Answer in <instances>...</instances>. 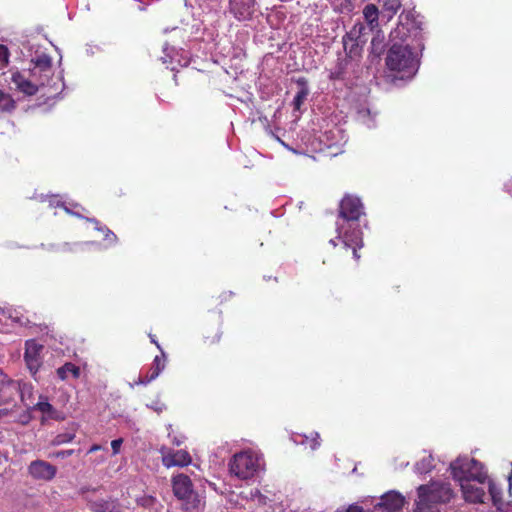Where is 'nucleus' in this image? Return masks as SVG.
Returning a JSON list of instances; mask_svg holds the SVG:
<instances>
[{
  "label": "nucleus",
  "instance_id": "obj_50",
  "mask_svg": "<svg viewBox=\"0 0 512 512\" xmlns=\"http://www.w3.org/2000/svg\"><path fill=\"white\" fill-rule=\"evenodd\" d=\"M354 246H357V247H362L363 246V243L362 241L360 240V242H358L356 240V236L354 235Z\"/></svg>",
  "mask_w": 512,
  "mask_h": 512
},
{
  "label": "nucleus",
  "instance_id": "obj_38",
  "mask_svg": "<svg viewBox=\"0 0 512 512\" xmlns=\"http://www.w3.org/2000/svg\"><path fill=\"white\" fill-rule=\"evenodd\" d=\"M75 451L73 449H69V450H61V451H58L55 453V456L57 458H61V459H64V458H67L69 456H71Z\"/></svg>",
  "mask_w": 512,
  "mask_h": 512
},
{
  "label": "nucleus",
  "instance_id": "obj_53",
  "mask_svg": "<svg viewBox=\"0 0 512 512\" xmlns=\"http://www.w3.org/2000/svg\"><path fill=\"white\" fill-rule=\"evenodd\" d=\"M106 229H108V227H106V226H102V225H101V226H100V228H98V231H100V232H103V233H104V232L106 231Z\"/></svg>",
  "mask_w": 512,
  "mask_h": 512
},
{
  "label": "nucleus",
  "instance_id": "obj_15",
  "mask_svg": "<svg viewBox=\"0 0 512 512\" xmlns=\"http://www.w3.org/2000/svg\"><path fill=\"white\" fill-rule=\"evenodd\" d=\"M464 499L471 503H484L485 491L482 487L476 486L471 482H462L460 484Z\"/></svg>",
  "mask_w": 512,
  "mask_h": 512
},
{
  "label": "nucleus",
  "instance_id": "obj_4",
  "mask_svg": "<svg viewBox=\"0 0 512 512\" xmlns=\"http://www.w3.org/2000/svg\"><path fill=\"white\" fill-rule=\"evenodd\" d=\"M451 473L460 484L466 481L483 484L487 479L484 466L474 458H458L451 464Z\"/></svg>",
  "mask_w": 512,
  "mask_h": 512
},
{
  "label": "nucleus",
  "instance_id": "obj_20",
  "mask_svg": "<svg viewBox=\"0 0 512 512\" xmlns=\"http://www.w3.org/2000/svg\"><path fill=\"white\" fill-rule=\"evenodd\" d=\"M339 218L349 222L352 220V196L345 194L339 204Z\"/></svg>",
  "mask_w": 512,
  "mask_h": 512
},
{
  "label": "nucleus",
  "instance_id": "obj_32",
  "mask_svg": "<svg viewBox=\"0 0 512 512\" xmlns=\"http://www.w3.org/2000/svg\"><path fill=\"white\" fill-rule=\"evenodd\" d=\"M337 239H339L343 243L344 248L346 250L351 247L352 238L347 231L344 233V235H341V233L339 232Z\"/></svg>",
  "mask_w": 512,
  "mask_h": 512
},
{
  "label": "nucleus",
  "instance_id": "obj_9",
  "mask_svg": "<svg viewBox=\"0 0 512 512\" xmlns=\"http://www.w3.org/2000/svg\"><path fill=\"white\" fill-rule=\"evenodd\" d=\"M256 11V0H229V13L238 21L251 20Z\"/></svg>",
  "mask_w": 512,
  "mask_h": 512
},
{
  "label": "nucleus",
  "instance_id": "obj_21",
  "mask_svg": "<svg viewBox=\"0 0 512 512\" xmlns=\"http://www.w3.org/2000/svg\"><path fill=\"white\" fill-rule=\"evenodd\" d=\"M435 467V460L432 455L423 456L415 465V469L420 474H427Z\"/></svg>",
  "mask_w": 512,
  "mask_h": 512
},
{
  "label": "nucleus",
  "instance_id": "obj_25",
  "mask_svg": "<svg viewBox=\"0 0 512 512\" xmlns=\"http://www.w3.org/2000/svg\"><path fill=\"white\" fill-rule=\"evenodd\" d=\"M384 52V36L380 35V30H377L376 35L371 40V53L379 57Z\"/></svg>",
  "mask_w": 512,
  "mask_h": 512
},
{
  "label": "nucleus",
  "instance_id": "obj_27",
  "mask_svg": "<svg viewBox=\"0 0 512 512\" xmlns=\"http://www.w3.org/2000/svg\"><path fill=\"white\" fill-rule=\"evenodd\" d=\"M136 504L145 509H152L157 503L156 497L152 495H143L136 498Z\"/></svg>",
  "mask_w": 512,
  "mask_h": 512
},
{
  "label": "nucleus",
  "instance_id": "obj_42",
  "mask_svg": "<svg viewBox=\"0 0 512 512\" xmlns=\"http://www.w3.org/2000/svg\"><path fill=\"white\" fill-rule=\"evenodd\" d=\"M350 6H351V0H343L341 2L342 12L344 10H347L349 12L350 11Z\"/></svg>",
  "mask_w": 512,
  "mask_h": 512
},
{
  "label": "nucleus",
  "instance_id": "obj_43",
  "mask_svg": "<svg viewBox=\"0 0 512 512\" xmlns=\"http://www.w3.org/2000/svg\"><path fill=\"white\" fill-rule=\"evenodd\" d=\"M85 219H86L88 222L93 223V224L95 225V229H96V230H98V228H100L101 224H100V222H99L97 219H95V218H88V217H86Z\"/></svg>",
  "mask_w": 512,
  "mask_h": 512
},
{
  "label": "nucleus",
  "instance_id": "obj_16",
  "mask_svg": "<svg viewBox=\"0 0 512 512\" xmlns=\"http://www.w3.org/2000/svg\"><path fill=\"white\" fill-rule=\"evenodd\" d=\"M400 22L397 27L393 29L390 33V42L391 44L400 43L407 44V40L411 33V28L408 26V23L403 22V15H400Z\"/></svg>",
  "mask_w": 512,
  "mask_h": 512
},
{
  "label": "nucleus",
  "instance_id": "obj_26",
  "mask_svg": "<svg viewBox=\"0 0 512 512\" xmlns=\"http://www.w3.org/2000/svg\"><path fill=\"white\" fill-rule=\"evenodd\" d=\"M16 108V102L7 93L0 90V110L2 112H12Z\"/></svg>",
  "mask_w": 512,
  "mask_h": 512
},
{
  "label": "nucleus",
  "instance_id": "obj_35",
  "mask_svg": "<svg viewBox=\"0 0 512 512\" xmlns=\"http://www.w3.org/2000/svg\"><path fill=\"white\" fill-rule=\"evenodd\" d=\"M50 77L46 78L43 73L39 72V77L34 81L38 84V89L49 84Z\"/></svg>",
  "mask_w": 512,
  "mask_h": 512
},
{
  "label": "nucleus",
  "instance_id": "obj_22",
  "mask_svg": "<svg viewBox=\"0 0 512 512\" xmlns=\"http://www.w3.org/2000/svg\"><path fill=\"white\" fill-rule=\"evenodd\" d=\"M56 373L61 380L67 379L69 373H71L74 378H78L80 376V369L73 363L67 362L63 366L59 367L56 370Z\"/></svg>",
  "mask_w": 512,
  "mask_h": 512
},
{
  "label": "nucleus",
  "instance_id": "obj_45",
  "mask_svg": "<svg viewBox=\"0 0 512 512\" xmlns=\"http://www.w3.org/2000/svg\"><path fill=\"white\" fill-rule=\"evenodd\" d=\"M5 380H7L8 383H11V384L13 383L11 380L7 379V375L6 374H4L2 371H0V381L2 383H4Z\"/></svg>",
  "mask_w": 512,
  "mask_h": 512
},
{
  "label": "nucleus",
  "instance_id": "obj_31",
  "mask_svg": "<svg viewBox=\"0 0 512 512\" xmlns=\"http://www.w3.org/2000/svg\"><path fill=\"white\" fill-rule=\"evenodd\" d=\"M0 62L5 66L9 63V50L2 44H0Z\"/></svg>",
  "mask_w": 512,
  "mask_h": 512
},
{
  "label": "nucleus",
  "instance_id": "obj_44",
  "mask_svg": "<svg viewBox=\"0 0 512 512\" xmlns=\"http://www.w3.org/2000/svg\"><path fill=\"white\" fill-rule=\"evenodd\" d=\"M505 189L512 196V179L505 184Z\"/></svg>",
  "mask_w": 512,
  "mask_h": 512
},
{
  "label": "nucleus",
  "instance_id": "obj_37",
  "mask_svg": "<svg viewBox=\"0 0 512 512\" xmlns=\"http://www.w3.org/2000/svg\"><path fill=\"white\" fill-rule=\"evenodd\" d=\"M320 436L317 432L314 433V437L311 439L310 448L316 450L320 446Z\"/></svg>",
  "mask_w": 512,
  "mask_h": 512
},
{
  "label": "nucleus",
  "instance_id": "obj_36",
  "mask_svg": "<svg viewBox=\"0 0 512 512\" xmlns=\"http://www.w3.org/2000/svg\"><path fill=\"white\" fill-rule=\"evenodd\" d=\"M122 443H123V439L122 438H118V439L112 440L111 448L113 450V454L114 455L119 453L120 447H121Z\"/></svg>",
  "mask_w": 512,
  "mask_h": 512
},
{
  "label": "nucleus",
  "instance_id": "obj_5",
  "mask_svg": "<svg viewBox=\"0 0 512 512\" xmlns=\"http://www.w3.org/2000/svg\"><path fill=\"white\" fill-rule=\"evenodd\" d=\"M352 31L346 32L343 36V47L346 53V57L344 59H338L335 67L330 71L329 79L334 81V86L337 89V82L347 86V89L350 90L351 87L348 86L349 78L347 77V66L350 63V59L352 58ZM347 96H349V91L346 92L344 96V100H348Z\"/></svg>",
  "mask_w": 512,
  "mask_h": 512
},
{
  "label": "nucleus",
  "instance_id": "obj_6",
  "mask_svg": "<svg viewBox=\"0 0 512 512\" xmlns=\"http://www.w3.org/2000/svg\"><path fill=\"white\" fill-rule=\"evenodd\" d=\"M44 349L42 344L37 343L34 339L27 340L25 343L24 361L31 376L39 381L40 372L44 370L41 353Z\"/></svg>",
  "mask_w": 512,
  "mask_h": 512
},
{
  "label": "nucleus",
  "instance_id": "obj_12",
  "mask_svg": "<svg viewBox=\"0 0 512 512\" xmlns=\"http://www.w3.org/2000/svg\"><path fill=\"white\" fill-rule=\"evenodd\" d=\"M11 81L18 91L27 96H33L38 92V84L19 71L12 74Z\"/></svg>",
  "mask_w": 512,
  "mask_h": 512
},
{
  "label": "nucleus",
  "instance_id": "obj_40",
  "mask_svg": "<svg viewBox=\"0 0 512 512\" xmlns=\"http://www.w3.org/2000/svg\"><path fill=\"white\" fill-rule=\"evenodd\" d=\"M104 234H105V239H111V241L113 243H115L117 241V236L109 228L106 229Z\"/></svg>",
  "mask_w": 512,
  "mask_h": 512
},
{
  "label": "nucleus",
  "instance_id": "obj_10",
  "mask_svg": "<svg viewBox=\"0 0 512 512\" xmlns=\"http://www.w3.org/2000/svg\"><path fill=\"white\" fill-rule=\"evenodd\" d=\"M29 474L36 480L50 481L56 473V466L44 460L32 461L28 467Z\"/></svg>",
  "mask_w": 512,
  "mask_h": 512
},
{
  "label": "nucleus",
  "instance_id": "obj_51",
  "mask_svg": "<svg viewBox=\"0 0 512 512\" xmlns=\"http://www.w3.org/2000/svg\"><path fill=\"white\" fill-rule=\"evenodd\" d=\"M98 449H99V446H98V445H93V446L89 449L88 453H92V452H94V451H97Z\"/></svg>",
  "mask_w": 512,
  "mask_h": 512
},
{
  "label": "nucleus",
  "instance_id": "obj_13",
  "mask_svg": "<svg viewBox=\"0 0 512 512\" xmlns=\"http://www.w3.org/2000/svg\"><path fill=\"white\" fill-rule=\"evenodd\" d=\"M89 507L95 512H123V508L118 499L109 497L108 499L88 500Z\"/></svg>",
  "mask_w": 512,
  "mask_h": 512
},
{
  "label": "nucleus",
  "instance_id": "obj_19",
  "mask_svg": "<svg viewBox=\"0 0 512 512\" xmlns=\"http://www.w3.org/2000/svg\"><path fill=\"white\" fill-rule=\"evenodd\" d=\"M34 410H38L45 414L47 418L53 420H60L62 417L60 416V412L56 410L48 401L47 398H44L43 401H39L36 403L33 408Z\"/></svg>",
  "mask_w": 512,
  "mask_h": 512
},
{
  "label": "nucleus",
  "instance_id": "obj_8",
  "mask_svg": "<svg viewBox=\"0 0 512 512\" xmlns=\"http://www.w3.org/2000/svg\"><path fill=\"white\" fill-rule=\"evenodd\" d=\"M363 16L365 22L367 23V27H365L363 24H359L358 36L354 39V46H359L360 44L366 42V39H363L366 34V29H368L370 32H374V30L378 28L379 11L374 4H368L365 6L363 10ZM357 26L358 24L354 25V32L356 31Z\"/></svg>",
  "mask_w": 512,
  "mask_h": 512
},
{
  "label": "nucleus",
  "instance_id": "obj_52",
  "mask_svg": "<svg viewBox=\"0 0 512 512\" xmlns=\"http://www.w3.org/2000/svg\"><path fill=\"white\" fill-rule=\"evenodd\" d=\"M353 510L354 512H363L362 508L357 505H354Z\"/></svg>",
  "mask_w": 512,
  "mask_h": 512
},
{
  "label": "nucleus",
  "instance_id": "obj_47",
  "mask_svg": "<svg viewBox=\"0 0 512 512\" xmlns=\"http://www.w3.org/2000/svg\"><path fill=\"white\" fill-rule=\"evenodd\" d=\"M29 75H30V79H32L33 81H35L38 77H39V70H36L35 71V75H32L31 74V69L29 70Z\"/></svg>",
  "mask_w": 512,
  "mask_h": 512
},
{
  "label": "nucleus",
  "instance_id": "obj_7",
  "mask_svg": "<svg viewBox=\"0 0 512 512\" xmlns=\"http://www.w3.org/2000/svg\"><path fill=\"white\" fill-rule=\"evenodd\" d=\"M256 469V460L247 452L235 454L229 462L230 473L240 479H249L253 477Z\"/></svg>",
  "mask_w": 512,
  "mask_h": 512
},
{
  "label": "nucleus",
  "instance_id": "obj_30",
  "mask_svg": "<svg viewBox=\"0 0 512 512\" xmlns=\"http://www.w3.org/2000/svg\"><path fill=\"white\" fill-rule=\"evenodd\" d=\"M353 207H354V222L355 221L360 222L361 216L365 215V213L363 211V205H362L360 199L354 198Z\"/></svg>",
  "mask_w": 512,
  "mask_h": 512
},
{
  "label": "nucleus",
  "instance_id": "obj_23",
  "mask_svg": "<svg viewBox=\"0 0 512 512\" xmlns=\"http://www.w3.org/2000/svg\"><path fill=\"white\" fill-rule=\"evenodd\" d=\"M402 4L400 0H385L383 5V17H386L388 20H391L394 15L399 11Z\"/></svg>",
  "mask_w": 512,
  "mask_h": 512
},
{
  "label": "nucleus",
  "instance_id": "obj_28",
  "mask_svg": "<svg viewBox=\"0 0 512 512\" xmlns=\"http://www.w3.org/2000/svg\"><path fill=\"white\" fill-rule=\"evenodd\" d=\"M177 466L183 467L191 463L192 459L186 450H178L173 453Z\"/></svg>",
  "mask_w": 512,
  "mask_h": 512
},
{
  "label": "nucleus",
  "instance_id": "obj_54",
  "mask_svg": "<svg viewBox=\"0 0 512 512\" xmlns=\"http://www.w3.org/2000/svg\"><path fill=\"white\" fill-rule=\"evenodd\" d=\"M65 211H66V212H68V213L73 214V212H72V211H70V209H69V208H67V207H65ZM74 215H77L78 217H82L81 215H79V214H77V213H74Z\"/></svg>",
  "mask_w": 512,
  "mask_h": 512
},
{
  "label": "nucleus",
  "instance_id": "obj_3",
  "mask_svg": "<svg viewBox=\"0 0 512 512\" xmlns=\"http://www.w3.org/2000/svg\"><path fill=\"white\" fill-rule=\"evenodd\" d=\"M174 496L183 502L185 510L198 512L205 505L203 498L193 490V484L188 475L178 474L172 478Z\"/></svg>",
  "mask_w": 512,
  "mask_h": 512
},
{
  "label": "nucleus",
  "instance_id": "obj_24",
  "mask_svg": "<svg viewBox=\"0 0 512 512\" xmlns=\"http://www.w3.org/2000/svg\"><path fill=\"white\" fill-rule=\"evenodd\" d=\"M489 494L493 505L500 509L504 503L501 489L492 481H489Z\"/></svg>",
  "mask_w": 512,
  "mask_h": 512
},
{
  "label": "nucleus",
  "instance_id": "obj_33",
  "mask_svg": "<svg viewBox=\"0 0 512 512\" xmlns=\"http://www.w3.org/2000/svg\"><path fill=\"white\" fill-rule=\"evenodd\" d=\"M162 462H163L164 466H166L168 468L172 467V466H177L173 453L164 456L162 459Z\"/></svg>",
  "mask_w": 512,
  "mask_h": 512
},
{
  "label": "nucleus",
  "instance_id": "obj_48",
  "mask_svg": "<svg viewBox=\"0 0 512 512\" xmlns=\"http://www.w3.org/2000/svg\"><path fill=\"white\" fill-rule=\"evenodd\" d=\"M22 417H23V419H22V423L23 424L28 423L30 421V419H31V416H30L29 413H27L26 415H23Z\"/></svg>",
  "mask_w": 512,
  "mask_h": 512
},
{
  "label": "nucleus",
  "instance_id": "obj_39",
  "mask_svg": "<svg viewBox=\"0 0 512 512\" xmlns=\"http://www.w3.org/2000/svg\"><path fill=\"white\" fill-rule=\"evenodd\" d=\"M370 115L369 109H361L357 111V120H363L366 116Z\"/></svg>",
  "mask_w": 512,
  "mask_h": 512
},
{
  "label": "nucleus",
  "instance_id": "obj_49",
  "mask_svg": "<svg viewBox=\"0 0 512 512\" xmlns=\"http://www.w3.org/2000/svg\"><path fill=\"white\" fill-rule=\"evenodd\" d=\"M336 512H352V504H349L345 509H338Z\"/></svg>",
  "mask_w": 512,
  "mask_h": 512
},
{
  "label": "nucleus",
  "instance_id": "obj_46",
  "mask_svg": "<svg viewBox=\"0 0 512 512\" xmlns=\"http://www.w3.org/2000/svg\"><path fill=\"white\" fill-rule=\"evenodd\" d=\"M149 337L151 339V342L154 343L157 346V348L162 352L163 350H162L160 344L155 340L154 336L150 334Z\"/></svg>",
  "mask_w": 512,
  "mask_h": 512
},
{
  "label": "nucleus",
  "instance_id": "obj_11",
  "mask_svg": "<svg viewBox=\"0 0 512 512\" xmlns=\"http://www.w3.org/2000/svg\"><path fill=\"white\" fill-rule=\"evenodd\" d=\"M404 497L397 492H389L382 496L381 501L374 506L373 512H400L404 506Z\"/></svg>",
  "mask_w": 512,
  "mask_h": 512
},
{
  "label": "nucleus",
  "instance_id": "obj_29",
  "mask_svg": "<svg viewBox=\"0 0 512 512\" xmlns=\"http://www.w3.org/2000/svg\"><path fill=\"white\" fill-rule=\"evenodd\" d=\"M74 438H75V434L74 433H70V432L61 433V434H58L54 438L53 444L54 445H61V444H64V443L71 442Z\"/></svg>",
  "mask_w": 512,
  "mask_h": 512
},
{
  "label": "nucleus",
  "instance_id": "obj_55",
  "mask_svg": "<svg viewBox=\"0 0 512 512\" xmlns=\"http://www.w3.org/2000/svg\"><path fill=\"white\" fill-rule=\"evenodd\" d=\"M6 411L5 410H0V418L3 416V415H6Z\"/></svg>",
  "mask_w": 512,
  "mask_h": 512
},
{
  "label": "nucleus",
  "instance_id": "obj_17",
  "mask_svg": "<svg viewBox=\"0 0 512 512\" xmlns=\"http://www.w3.org/2000/svg\"><path fill=\"white\" fill-rule=\"evenodd\" d=\"M34 63V67L31 69V74L35 75V71L39 70L40 73L48 78L52 75V59L47 54H41L37 58L31 60Z\"/></svg>",
  "mask_w": 512,
  "mask_h": 512
},
{
  "label": "nucleus",
  "instance_id": "obj_14",
  "mask_svg": "<svg viewBox=\"0 0 512 512\" xmlns=\"http://www.w3.org/2000/svg\"><path fill=\"white\" fill-rule=\"evenodd\" d=\"M165 358L166 354L164 351H162L161 356H156L153 360V363L150 367L149 374L145 377H139L136 381V384L138 385H146L156 379L159 374L164 370L165 368Z\"/></svg>",
  "mask_w": 512,
  "mask_h": 512
},
{
  "label": "nucleus",
  "instance_id": "obj_56",
  "mask_svg": "<svg viewBox=\"0 0 512 512\" xmlns=\"http://www.w3.org/2000/svg\"><path fill=\"white\" fill-rule=\"evenodd\" d=\"M330 243H331V244H333L334 246H336V245H337L334 239H331V240H330Z\"/></svg>",
  "mask_w": 512,
  "mask_h": 512
},
{
  "label": "nucleus",
  "instance_id": "obj_2",
  "mask_svg": "<svg viewBox=\"0 0 512 512\" xmlns=\"http://www.w3.org/2000/svg\"><path fill=\"white\" fill-rule=\"evenodd\" d=\"M417 495L414 512H440V506L453 499L454 491L448 482L431 481L420 485Z\"/></svg>",
  "mask_w": 512,
  "mask_h": 512
},
{
  "label": "nucleus",
  "instance_id": "obj_18",
  "mask_svg": "<svg viewBox=\"0 0 512 512\" xmlns=\"http://www.w3.org/2000/svg\"><path fill=\"white\" fill-rule=\"evenodd\" d=\"M296 84L298 85L299 90L292 101V106L294 111H300L310 91L308 87V80L305 77H299L296 80Z\"/></svg>",
  "mask_w": 512,
  "mask_h": 512
},
{
  "label": "nucleus",
  "instance_id": "obj_1",
  "mask_svg": "<svg viewBox=\"0 0 512 512\" xmlns=\"http://www.w3.org/2000/svg\"><path fill=\"white\" fill-rule=\"evenodd\" d=\"M385 65L395 79H411L419 67V59L409 44H391L385 58Z\"/></svg>",
  "mask_w": 512,
  "mask_h": 512
},
{
  "label": "nucleus",
  "instance_id": "obj_41",
  "mask_svg": "<svg viewBox=\"0 0 512 512\" xmlns=\"http://www.w3.org/2000/svg\"><path fill=\"white\" fill-rule=\"evenodd\" d=\"M89 491L95 492V491H97V488H92L90 486H82L79 490V493L84 495Z\"/></svg>",
  "mask_w": 512,
  "mask_h": 512
},
{
  "label": "nucleus",
  "instance_id": "obj_34",
  "mask_svg": "<svg viewBox=\"0 0 512 512\" xmlns=\"http://www.w3.org/2000/svg\"><path fill=\"white\" fill-rule=\"evenodd\" d=\"M158 414L163 412L166 409L165 404L161 403L159 400L153 402L151 405L148 406Z\"/></svg>",
  "mask_w": 512,
  "mask_h": 512
},
{
  "label": "nucleus",
  "instance_id": "obj_57",
  "mask_svg": "<svg viewBox=\"0 0 512 512\" xmlns=\"http://www.w3.org/2000/svg\"><path fill=\"white\" fill-rule=\"evenodd\" d=\"M353 255H354V258H355V257H359V256L356 254V250H355V249H354Z\"/></svg>",
  "mask_w": 512,
  "mask_h": 512
}]
</instances>
